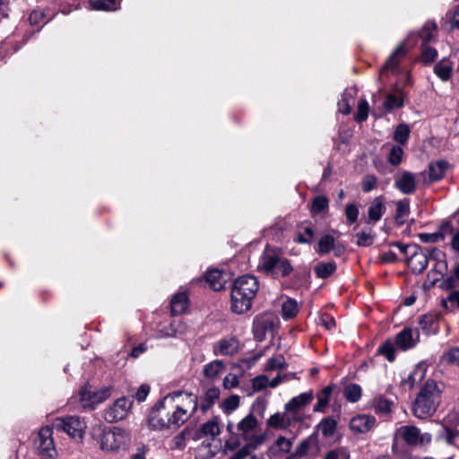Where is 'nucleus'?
Instances as JSON below:
<instances>
[{
    "mask_svg": "<svg viewBox=\"0 0 459 459\" xmlns=\"http://www.w3.org/2000/svg\"><path fill=\"white\" fill-rule=\"evenodd\" d=\"M357 245L360 247H368L373 243V235L368 232L361 231L356 235Z\"/></svg>",
    "mask_w": 459,
    "mask_h": 459,
    "instance_id": "58",
    "label": "nucleus"
},
{
    "mask_svg": "<svg viewBox=\"0 0 459 459\" xmlns=\"http://www.w3.org/2000/svg\"><path fill=\"white\" fill-rule=\"evenodd\" d=\"M419 238L423 243H437L438 241L443 240L442 234L435 233H420L419 234Z\"/></svg>",
    "mask_w": 459,
    "mask_h": 459,
    "instance_id": "59",
    "label": "nucleus"
},
{
    "mask_svg": "<svg viewBox=\"0 0 459 459\" xmlns=\"http://www.w3.org/2000/svg\"><path fill=\"white\" fill-rule=\"evenodd\" d=\"M441 398V390L434 380H428L420 388L412 405L413 415L419 419L432 416Z\"/></svg>",
    "mask_w": 459,
    "mask_h": 459,
    "instance_id": "2",
    "label": "nucleus"
},
{
    "mask_svg": "<svg viewBox=\"0 0 459 459\" xmlns=\"http://www.w3.org/2000/svg\"><path fill=\"white\" fill-rule=\"evenodd\" d=\"M45 13L40 10H34L30 13L29 16V22L32 25H39L40 23H45Z\"/></svg>",
    "mask_w": 459,
    "mask_h": 459,
    "instance_id": "62",
    "label": "nucleus"
},
{
    "mask_svg": "<svg viewBox=\"0 0 459 459\" xmlns=\"http://www.w3.org/2000/svg\"><path fill=\"white\" fill-rule=\"evenodd\" d=\"M238 346L234 340H221L214 348L216 355H231L237 351Z\"/></svg>",
    "mask_w": 459,
    "mask_h": 459,
    "instance_id": "33",
    "label": "nucleus"
},
{
    "mask_svg": "<svg viewBox=\"0 0 459 459\" xmlns=\"http://www.w3.org/2000/svg\"><path fill=\"white\" fill-rule=\"evenodd\" d=\"M410 213V202L408 199H403L396 203V215L395 220L399 224H403L405 219Z\"/></svg>",
    "mask_w": 459,
    "mask_h": 459,
    "instance_id": "39",
    "label": "nucleus"
},
{
    "mask_svg": "<svg viewBox=\"0 0 459 459\" xmlns=\"http://www.w3.org/2000/svg\"><path fill=\"white\" fill-rule=\"evenodd\" d=\"M434 72L442 81H447L453 72V63L447 58H443L435 65Z\"/></svg>",
    "mask_w": 459,
    "mask_h": 459,
    "instance_id": "25",
    "label": "nucleus"
},
{
    "mask_svg": "<svg viewBox=\"0 0 459 459\" xmlns=\"http://www.w3.org/2000/svg\"><path fill=\"white\" fill-rule=\"evenodd\" d=\"M201 431L205 437H215L220 435L221 428L219 425V419L215 417L204 423L201 427Z\"/></svg>",
    "mask_w": 459,
    "mask_h": 459,
    "instance_id": "35",
    "label": "nucleus"
},
{
    "mask_svg": "<svg viewBox=\"0 0 459 459\" xmlns=\"http://www.w3.org/2000/svg\"><path fill=\"white\" fill-rule=\"evenodd\" d=\"M404 95L402 91L397 93H389L384 102V108L386 111L390 112L395 108H402L403 106Z\"/></svg>",
    "mask_w": 459,
    "mask_h": 459,
    "instance_id": "29",
    "label": "nucleus"
},
{
    "mask_svg": "<svg viewBox=\"0 0 459 459\" xmlns=\"http://www.w3.org/2000/svg\"><path fill=\"white\" fill-rule=\"evenodd\" d=\"M268 426L276 429H288V424L286 421V418L283 413H274L267 420Z\"/></svg>",
    "mask_w": 459,
    "mask_h": 459,
    "instance_id": "43",
    "label": "nucleus"
},
{
    "mask_svg": "<svg viewBox=\"0 0 459 459\" xmlns=\"http://www.w3.org/2000/svg\"><path fill=\"white\" fill-rule=\"evenodd\" d=\"M378 353L385 356L389 361L394 360L395 349L392 342H386L378 348Z\"/></svg>",
    "mask_w": 459,
    "mask_h": 459,
    "instance_id": "51",
    "label": "nucleus"
},
{
    "mask_svg": "<svg viewBox=\"0 0 459 459\" xmlns=\"http://www.w3.org/2000/svg\"><path fill=\"white\" fill-rule=\"evenodd\" d=\"M419 339L417 331L404 328L396 335L395 343L401 350H408L415 346Z\"/></svg>",
    "mask_w": 459,
    "mask_h": 459,
    "instance_id": "16",
    "label": "nucleus"
},
{
    "mask_svg": "<svg viewBox=\"0 0 459 459\" xmlns=\"http://www.w3.org/2000/svg\"><path fill=\"white\" fill-rule=\"evenodd\" d=\"M231 290L254 299L259 290V283L256 277L253 275H243L234 281Z\"/></svg>",
    "mask_w": 459,
    "mask_h": 459,
    "instance_id": "11",
    "label": "nucleus"
},
{
    "mask_svg": "<svg viewBox=\"0 0 459 459\" xmlns=\"http://www.w3.org/2000/svg\"><path fill=\"white\" fill-rule=\"evenodd\" d=\"M373 407L377 413L388 415L392 411L393 402L380 395L374 399Z\"/></svg>",
    "mask_w": 459,
    "mask_h": 459,
    "instance_id": "32",
    "label": "nucleus"
},
{
    "mask_svg": "<svg viewBox=\"0 0 459 459\" xmlns=\"http://www.w3.org/2000/svg\"><path fill=\"white\" fill-rule=\"evenodd\" d=\"M405 52L406 50L404 43H400L396 47L393 54L388 57L385 64L383 65L380 74L383 75L388 73L389 71H393L394 69H395L399 65L402 57L405 55Z\"/></svg>",
    "mask_w": 459,
    "mask_h": 459,
    "instance_id": "19",
    "label": "nucleus"
},
{
    "mask_svg": "<svg viewBox=\"0 0 459 459\" xmlns=\"http://www.w3.org/2000/svg\"><path fill=\"white\" fill-rule=\"evenodd\" d=\"M284 415L286 418V421L288 427H290L292 424L297 422H301L303 420V415L300 411H293V410H286L284 411Z\"/></svg>",
    "mask_w": 459,
    "mask_h": 459,
    "instance_id": "53",
    "label": "nucleus"
},
{
    "mask_svg": "<svg viewBox=\"0 0 459 459\" xmlns=\"http://www.w3.org/2000/svg\"><path fill=\"white\" fill-rule=\"evenodd\" d=\"M336 270L334 262L319 263L315 266V273L317 277L325 279L332 275Z\"/></svg>",
    "mask_w": 459,
    "mask_h": 459,
    "instance_id": "38",
    "label": "nucleus"
},
{
    "mask_svg": "<svg viewBox=\"0 0 459 459\" xmlns=\"http://www.w3.org/2000/svg\"><path fill=\"white\" fill-rule=\"evenodd\" d=\"M111 395V389L108 387L95 390L91 385H85L80 390V400L84 408H94L100 403L104 402Z\"/></svg>",
    "mask_w": 459,
    "mask_h": 459,
    "instance_id": "7",
    "label": "nucleus"
},
{
    "mask_svg": "<svg viewBox=\"0 0 459 459\" xmlns=\"http://www.w3.org/2000/svg\"><path fill=\"white\" fill-rule=\"evenodd\" d=\"M376 425V419L372 415L359 414L351 418L350 428L356 433H366L371 430Z\"/></svg>",
    "mask_w": 459,
    "mask_h": 459,
    "instance_id": "12",
    "label": "nucleus"
},
{
    "mask_svg": "<svg viewBox=\"0 0 459 459\" xmlns=\"http://www.w3.org/2000/svg\"><path fill=\"white\" fill-rule=\"evenodd\" d=\"M239 405V397L238 395H230L227 399L223 400L221 407L227 413H230L235 411Z\"/></svg>",
    "mask_w": 459,
    "mask_h": 459,
    "instance_id": "49",
    "label": "nucleus"
},
{
    "mask_svg": "<svg viewBox=\"0 0 459 459\" xmlns=\"http://www.w3.org/2000/svg\"><path fill=\"white\" fill-rule=\"evenodd\" d=\"M197 408L196 394L186 392L171 393L152 411L149 425L156 430L178 429L195 414Z\"/></svg>",
    "mask_w": 459,
    "mask_h": 459,
    "instance_id": "1",
    "label": "nucleus"
},
{
    "mask_svg": "<svg viewBox=\"0 0 459 459\" xmlns=\"http://www.w3.org/2000/svg\"><path fill=\"white\" fill-rule=\"evenodd\" d=\"M292 439L285 437H279L275 442L269 447L268 455L273 459H280L289 455L291 452Z\"/></svg>",
    "mask_w": 459,
    "mask_h": 459,
    "instance_id": "13",
    "label": "nucleus"
},
{
    "mask_svg": "<svg viewBox=\"0 0 459 459\" xmlns=\"http://www.w3.org/2000/svg\"><path fill=\"white\" fill-rule=\"evenodd\" d=\"M323 459H350V455L344 448H337L327 452Z\"/></svg>",
    "mask_w": 459,
    "mask_h": 459,
    "instance_id": "55",
    "label": "nucleus"
},
{
    "mask_svg": "<svg viewBox=\"0 0 459 459\" xmlns=\"http://www.w3.org/2000/svg\"><path fill=\"white\" fill-rule=\"evenodd\" d=\"M253 299L231 290V310L236 314H243L251 308Z\"/></svg>",
    "mask_w": 459,
    "mask_h": 459,
    "instance_id": "17",
    "label": "nucleus"
},
{
    "mask_svg": "<svg viewBox=\"0 0 459 459\" xmlns=\"http://www.w3.org/2000/svg\"><path fill=\"white\" fill-rule=\"evenodd\" d=\"M437 35V25L433 22H427L423 25L420 37L422 39V43L429 44L431 40L435 39Z\"/></svg>",
    "mask_w": 459,
    "mask_h": 459,
    "instance_id": "37",
    "label": "nucleus"
},
{
    "mask_svg": "<svg viewBox=\"0 0 459 459\" xmlns=\"http://www.w3.org/2000/svg\"><path fill=\"white\" fill-rule=\"evenodd\" d=\"M403 155V150L400 146H393L390 150L388 161L394 165L397 166L402 162V158Z\"/></svg>",
    "mask_w": 459,
    "mask_h": 459,
    "instance_id": "50",
    "label": "nucleus"
},
{
    "mask_svg": "<svg viewBox=\"0 0 459 459\" xmlns=\"http://www.w3.org/2000/svg\"><path fill=\"white\" fill-rule=\"evenodd\" d=\"M361 394L362 389L360 385L354 383L347 385L343 390V396L350 403L358 402L361 397Z\"/></svg>",
    "mask_w": 459,
    "mask_h": 459,
    "instance_id": "36",
    "label": "nucleus"
},
{
    "mask_svg": "<svg viewBox=\"0 0 459 459\" xmlns=\"http://www.w3.org/2000/svg\"><path fill=\"white\" fill-rule=\"evenodd\" d=\"M313 397L314 395L312 391L300 394L299 395L293 397L288 403H286L285 409L300 411L303 407L307 406L312 402Z\"/></svg>",
    "mask_w": 459,
    "mask_h": 459,
    "instance_id": "23",
    "label": "nucleus"
},
{
    "mask_svg": "<svg viewBox=\"0 0 459 459\" xmlns=\"http://www.w3.org/2000/svg\"><path fill=\"white\" fill-rule=\"evenodd\" d=\"M318 428L324 437H332L336 430V421L332 418H325L321 420Z\"/></svg>",
    "mask_w": 459,
    "mask_h": 459,
    "instance_id": "41",
    "label": "nucleus"
},
{
    "mask_svg": "<svg viewBox=\"0 0 459 459\" xmlns=\"http://www.w3.org/2000/svg\"><path fill=\"white\" fill-rule=\"evenodd\" d=\"M132 406V401L121 397L106 410L104 418L108 422H116L125 419Z\"/></svg>",
    "mask_w": 459,
    "mask_h": 459,
    "instance_id": "10",
    "label": "nucleus"
},
{
    "mask_svg": "<svg viewBox=\"0 0 459 459\" xmlns=\"http://www.w3.org/2000/svg\"><path fill=\"white\" fill-rule=\"evenodd\" d=\"M410 128L407 125H399L394 134V139L401 144H404L409 137Z\"/></svg>",
    "mask_w": 459,
    "mask_h": 459,
    "instance_id": "47",
    "label": "nucleus"
},
{
    "mask_svg": "<svg viewBox=\"0 0 459 459\" xmlns=\"http://www.w3.org/2000/svg\"><path fill=\"white\" fill-rule=\"evenodd\" d=\"M220 394H221V392H220V389L217 388V387H211L209 388L203 399H202V403H201V409L204 411H206L207 410H209L215 403V401H217L220 397Z\"/></svg>",
    "mask_w": 459,
    "mask_h": 459,
    "instance_id": "31",
    "label": "nucleus"
},
{
    "mask_svg": "<svg viewBox=\"0 0 459 459\" xmlns=\"http://www.w3.org/2000/svg\"><path fill=\"white\" fill-rule=\"evenodd\" d=\"M52 435L53 429L48 426L42 428L39 431L34 443L39 455L52 457L56 453Z\"/></svg>",
    "mask_w": 459,
    "mask_h": 459,
    "instance_id": "9",
    "label": "nucleus"
},
{
    "mask_svg": "<svg viewBox=\"0 0 459 459\" xmlns=\"http://www.w3.org/2000/svg\"><path fill=\"white\" fill-rule=\"evenodd\" d=\"M393 245L406 256L407 264L413 273H420L427 268L428 254L420 246L403 245L398 242Z\"/></svg>",
    "mask_w": 459,
    "mask_h": 459,
    "instance_id": "4",
    "label": "nucleus"
},
{
    "mask_svg": "<svg viewBox=\"0 0 459 459\" xmlns=\"http://www.w3.org/2000/svg\"><path fill=\"white\" fill-rule=\"evenodd\" d=\"M447 162L444 160H438L435 163H431L429 167V174L430 180L437 181L441 179L444 177L447 169Z\"/></svg>",
    "mask_w": 459,
    "mask_h": 459,
    "instance_id": "28",
    "label": "nucleus"
},
{
    "mask_svg": "<svg viewBox=\"0 0 459 459\" xmlns=\"http://www.w3.org/2000/svg\"><path fill=\"white\" fill-rule=\"evenodd\" d=\"M394 186L404 195H411L416 189V178L410 171H403L394 179Z\"/></svg>",
    "mask_w": 459,
    "mask_h": 459,
    "instance_id": "15",
    "label": "nucleus"
},
{
    "mask_svg": "<svg viewBox=\"0 0 459 459\" xmlns=\"http://www.w3.org/2000/svg\"><path fill=\"white\" fill-rule=\"evenodd\" d=\"M447 303H450V308H459V291L454 290L449 293L446 299L443 300V305L447 307Z\"/></svg>",
    "mask_w": 459,
    "mask_h": 459,
    "instance_id": "60",
    "label": "nucleus"
},
{
    "mask_svg": "<svg viewBox=\"0 0 459 459\" xmlns=\"http://www.w3.org/2000/svg\"><path fill=\"white\" fill-rule=\"evenodd\" d=\"M458 436L459 431L457 429L447 426L443 427V437L447 444L455 445V439Z\"/></svg>",
    "mask_w": 459,
    "mask_h": 459,
    "instance_id": "54",
    "label": "nucleus"
},
{
    "mask_svg": "<svg viewBox=\"0 0 459 459\" xmlns=\"http://www.w3.org/2000/svg\"><path fill=\"white\" fill-rule=\"evenodd\" d=\"M188 295L186 291H179L176 293L170 301L172 316H178L185 313L188 307Z\"/></svg>",
    "mask_w": 459,
    "mask_h": 459,
    "instance_id": "18",
    "label": "nucleus"
},
{
    "mask_svg": "<svg viewBox=\"0 0 459 459\" xmlns=\"http://www.w3.org/2000/svg\"><path fill=\"white\" fill-rule=\"evenodd\" d=\"M258 269L275 276L286 277L293 268L290 261L278 249L266 247L259 260Z\"/></svg>",
    "mask_w": 459,
    "mask_h": 459,
    "instance_id": "3",
    "label": "nucleus"
},
{
    "mask_svg": "<svg viewBox=\"0 0 459 459\" xmlns=\"http://www.w3.org/2000/svg\"><path fill=\"white\" fill-rule=\"evenodd\" d=\"M238 384V378L235 374H228L223 379V387L228 390L237 387Z\"/></svg>",
    "mask_w": 459,
    "mask_h": 459,
    "instance_id": "64",
    "label": "nucleus"
},
{
    "mask_svg": "<svg viewBox=\"0 0 459 459\" xmlns=\"http://www.w3.org/2000/svg\"><path fill=\"white\" fill-rule=\"evenodd\" d=\"M118 0H90L89 4L94 10H116Z\"/></svg>",
    "mask_w": 459,
    "mask_h": 459,
    "instance_id": "40",
    "label": "nucleus"
},
{
    "mask_svg": "<svg viewBox=\"0 0 459 459\" xmlns=\"http://www.w3.org/2000/svg\"><path fill=\"white\" fill-rule=\"evenodd\" d=\"M257 426L258 420L256 417L249 413L238 422V431L244 439H251L253 437L259 435L255 433Z\"/></svg>",
    "mask_w": 459,
    "mask_h": 459,
    "instance_id": "14",
    "label": "nucleus"
},
{
    "mask_svg": "<svg viewBox=\"0 0 459 459\" xmlns=\"http://www.w3.org/2000/svg\"><path fill=\"white\" fill-rule=\"evenodd\" d=\"M332 393L333 387L328 385L317 394V402L313 409L314 412H323L325 411V407L329 403Z\"/></svg>",
    "mask_w": 459,
    "mask_h": 459,
    "instance_id": "27",
    "label": "nucleus"
},
{
    "mask_svg": "<svg viewBox=\"0 0 459 459\" xmlns=\"http://www.w3.org/2000/svg\"><path fill=\"white\" fill-rule=\"evenodd\" d=\"M205 281L216 291L222 290L227 281L226 275L220 270L208 271L205 274Z\"/></svg>",
    "mask_w": 459,
    "mask_h": 459,
    "instance_id": "21",
    "label": "nucleus"
},
{
    "mask_svg": "<svg viewBox=\"0 0 459 459\" xmlns=\"http://www.w3.org/2000/svg\"><path fill=\"white\" fill-rule=\"evenodd\" d=\"M424 252L428 254V259L431 258L437 262V265L446 267V261L445 259V253L437 247L426 248Z\"/></svg>",
    "mask_w": 459,
    "mask_h": 459,
    "instance_id": "46",
    "label": "nucleus"
},
{
    "mask_svg": "<svg viewBox=\"0 0 459 459\" xmlns=\"http://www.w3.org/2000/svg\"><path fill=\"white\" fill-rule=\"evenodd\" d=\"M345 215L347 218V221L350 223H353L357 221L359 216V209L354 204H347L345 209Z\"/></svg>",
    "mask_w": 459,
    "mask_h": 459,
    "instance_id": "61",
    "label": "nucleus"
},
{
    "mask_svg": "<svg viewBox=\"0 0 459 459\" xmlns=\"http://www.w3.org/2000/svg\"><path fill=\"white\" fill-rule=\"evenodd\" d=\"M334 238L331 235L323 236L318 242V253L327 254L333 247Z\"/></svg>",
    "mask_w": 459,
    "mask_h": 459,
    "instance_id": "48",
    "label": "nucleus"
},
{
    "mask_svg": "<svg viewBox=\"0 0 459 459\" xmlns=\"http://www.w3.org/2000/svg\"><path fill=\"white\" fill-rule=\"evenodd\" d=\"M329 206L328 199L324 195H318L313 199L311 212L312 214H319L327 210Z\"/></svg>",
    "mask_w": 459,
    "mask_h": 459,
    "instance_id": "42",
    "label": "nucleus"
},
{
    "mask_svg": "<svg viewBox=\"0 0 459 459\" xmlns=\"http://www.w3.org/2000/svg\"><path fill=\"white\" fill-rule=\"evenodd\" d=\"M313 442H314V440L311 437H307V438L301 440L297 445L294 451L291 452L287 456V459H301V458L305 457L307 455Z\"/></svg>",
    "mask_w": 459,
    "mask_h": 459,
    "instance_id": "26",
    "label": "nucleus"
},
{
    "mask_svg": "<svg viewBox=\"0 0 459 459\" xmlns=\"http://www.w3.org/2000/svg\"><path fill=\"white\" fill-rule=\"evenodd\" d=\"M186 446V433L182 431L175 436L171 441L172 449H183Z\"/></svg>",
    "mask_w": 459,
    "mask_h": 459,
    "instance_id": "63",
    "label": "nucleus"
},
{
    "mask_svg": "<svg viewBox=\"0 0 459 459\" xmlns=\"http://www.w3.org/2000/svg\"><path fill=\"white\" fill-rule=\"evenodd\" d=\"M396 437L403 438L410 446L429 445L432 440L429 433H421L415 426H402L396 430Z\"/></svg>",
    "mask_w": 459,
    "mask_h": 459,
    "instance_id": "8",
    "label": "nucleus"
},
{
    "mask_svg": "<svg viewBox=\"0 0 459 459\" xmlns=\"http://www.w3.org/2000/svg\"><path fill=\"white\" fill-rule=\"evenodd\" d=\"M129 440L128 433L120 429L113 428L104 431L100 440V447L107 451H117Z\"/></svg>",
    "mask_w": 459,
    "mask_h": 459,
    "instance_id": "5",
    "label": "nucleus"
},
{
    "mask_svg": "<svg viewBox=\"0 0 459 459\" xmlns=\"http://www.w3.org/2000/svg\"><path fill=\"white\" fill-rule=\"evenodd\" d=\"M55 426L58 430H62L71 437L78 439L83 437L86 429V423L77 416L58 418L56 420Z\"/></svg>",
    "mask_w": 459,
    "mask_h": 459,
    "instance_id": "6",
    "label": "nucleus"
},
{
    "mask_svg": "<svg viewBox=\"0 0 459 459\" xmlns=\"http://www.w3.org/2000/svg\"><path fill=\"white\" fill-rule=\"evenodd\" d=\"M377 184V178L374 175H367L363 178L361 185L364 192L368 193L373 190Z\"/></svg>",
    "mask_w": 459,
    "mask_h": 459,
    "instance_id": "56",
    "label": "nucleus"
},
{
    "mask_svg": "<svg viewBox=\"0 0 459 459\" xmlns=\"http://www.w3.org/2000/svg\"><path fill=\"white\" fill-rule=\"evenodd\" d=\"M369 106L366 100H360L358 104V112L356 120L359 122L365 121L368 116Z\"/></svg>",
    "mask_w": 459,
    "mask_h": 459,
    "instance_id": "52",
    "label": "nucleus"
},
{
    "mask_svg": "<svg viewBox=\"0 0 459 459\" xmlns=\"http://www.w3.org/2000/svg\"><path fill=\"white\" fill-rule=\"evenodd\" d=\"M439 363L459 368V347H452L444 351Z\"/></svg>",
    "mask_w": 459,
    "mask_h": 459,
    "instance_id": "30",
    "label": "nucleus"
},
{
    "mask_svg": "<svg viewBox=\"0 0 459 459\" xmlns=\"http://www.w3.org/2000/svg\"><path fill=\"white\" fill-rule=\"evenodd\" d=\"M225 371V365L221 360L215 359L204 365L203 369L204 376L210 380H214Z\"/></svg>",
    "mask_w": 459,
    "mask_h": 459,
    "instance_id": "24",
    "label": "nucleus"
},
{
    "mask_svg": "<svg viewBox=\"0 0 459 459\" xmlns=\"http://www.w3.org/2000/svg\"><path fill=\"white\" fill-rule=\"evenodd\" d=\"M287 367V362L282 355H277L270 358L264 368V370L269 372L275 369H283Z\"/></svg>",
    "mask_w": 459,
    "mask_h": 459,
    "instance_id": "44",
    "label": "nucleus"
},
{
    "mask_svg": "<svg viewBox=\"0 0 459 459\" xmlns=\"http://www.w3.org/2000/svg\"><path fill=\"white\" fill-rule=\"evenodd\" d=\"M385 212V206L383 198L381 196L376 197L368 211V222H377L381 220Z\"/></svg>",
    "mask_w": 459,
    "mask_h": 459,
    "instance_id": "20",
    "label": "nucleus"
},
{
    "mask_svg": "<svg viewBox=\"0 0 459 459\" xmlns=\"http://www.w3.org/2000/svg\"><path fill=\"white\" fill-rule=\"evenodd\" d=\"M437 56V51L429 46V44H421V61L425 64H431Z\"/></svg>",
    "mask_w": 459,
    "mask_h": 459,
    "instance_id": "45",
    "label": "nucleus"
},
{
    "mask_svg": "<svg viewBox=\"0 0 459 459\" xmlns=\"http://www.w3.org/2000/svg\"><path fill=\"white\" fill-rule=\"evenodd\" d=\"M245 440L247 441V443L238 452H236L240 459H246L249 457L248 455L264 442L265 435L264 433H259L258 436L253 437L251 439Z\"/></svg>",
    "mask_w": 459,
    "mask_h": 459,
    "instance_id": "22",
    "label": "nucleus"
},
{
    "mask_svg": "<svg viewBox=\"0 0 459 459\" xmlns=\"http://www.w3.org/2000/svg\"><path fill=\"white\" fill-rule=\"evenodd\" d=\"M299 310V304L293 299H287L281 305V316L284 319L295 317Z\"/></svg>",
    "mask_w": 459,
    "mask_h": 459,
    "instance_id": "34",
    "label": "nucleus"
},
{
    "mask_svg": "<svg viewBox=\"0 0 459 459\" xmlns=\"http://www.w3.org/2000/svg\"><path fill=\"white\" fill-rule=\"evenodd\" d=\"M252 386L255 391H262L263 389L269 386V379L264 375L257 376L253 379Z\"/></svg>",
    "mask_w": 459,
    "mask_h": 459,
    "instance_id": "57",
    "label": "nucleus"
}]
</instances>
